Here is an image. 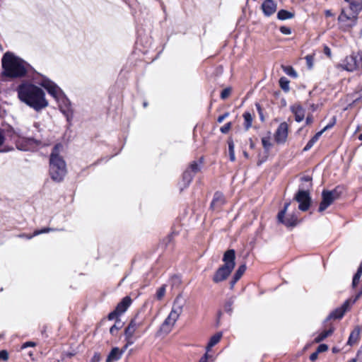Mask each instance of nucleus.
I'll use <instances>...</instances> for the list:
<instances>
[{"label":"nucleus","instance_id":"4468645a","mask_svg":"<svg viewBox=\"0 0 362 362\" xmlns=\"http://www.w3.org/2000/svg\"><path fill=\"white\" fill-rule=\"evenodd\" d=\"M343 69L348 71H354L360 66V62L354 55L346 57L339 65Z\"/></svg>","mask_w":362,"mask_h":362},{"label":"nucleus","instance_id":"4c0bfd02","mask_svg":"<svg viewBox=\"0 0 362 362\" xmlns=\"http://www.w3.org/2000/svg\"><path fill=\"white\" fill-rule=\"evenodd\" d=\"M122 327V322L118 324V322H115V325H112L110 329V332L112 335L116 334L117 332Z\"/></svg>","mask_w":362,"mask_h":362},{"label":"nucleus","instance_id":"9d476101","mask_svg":"<svg viewBox=\"0 0 362 362\" xmlns=\"http://www.w3.org/2000/svg\"><path fill=\"white\" fill-rule=\"evenodd\" d=\"M290 202H286L284 204V209L281 210L277 215L278 221L286 227H294L298 223V217L295 214H289L285 218V214L290 206Z\"/></svg>","mask_w":362,"mask_h":362},{"label":"nucleus","instance_id":"e2e57ef3","mask_svg":"<svg viewBox=\"0 0 362 362\" xmlns=\"http://www.w3.org/2000/svg\"><path fill=\"white\" fill-rule=\"evenodd\" d=\"M212 356L209 355L208 354V351H206V353L202 356V358H205V359H207L209 361V358H211Z\"/></svg>","mask_w":362,"mask_h":362},{"label":"nucleus","instance_id":"a878e982","mask_svg":"<svg viewBox=\"0 0 362 362\" xmlns=\"http://www.w3.org/2000/svg\"><path fill=\"white\" fill-rule=\"evenodd\" d=\"M323 131H320L319 132L316 133L307 143L305 146L303 148V151H309L314 144L317 142V141L319 139L320 136L322 134Z\"/></svg>","mask_w":362,"mask_h":362},{"label":"nucleus","instance_id":"f8f14e48","mask_svg":"<svg viewBox=\"0 0 362 362\" xmlns=\"http://www.w3.org/2000/svg\"><path fill=\"white\" fill-rule=\"evenodd\" d=\"M42 144L41 139L35 137H19L17 147L23 151L28 150V146H39Z\"/></svg>","mask_w":362,"mask_h":362},{"label":"nucleus","instance_id":"c9c22d12","mask_svg":"<svg viewBox=\"0 0 362 362\" xmlns=\"http://www.w3.org/2000/svg\"><path fill=\"white\" fill-rule=\"evenodd\" d=\"M120 315H121L115 309L108 314L107 318L109 320H116V322H118V324H120V319L119 318Z\"/></svg>","mask_w":362,"mask_h":362},{"label":"nucleus","instance_id":"a18cd8bd","mask_svg":"<svg viewBox=\"0 0 362 362\" xmlns=\"http://www.w3.org/2000/svg\"><path fill=\"white\" fill-rule=\"evenodd\" d=\"M8 358L7 351L2 350L0 351V361H6Z\"/></svg>","mask_w":362,"mask_h":362},{"label":"nucleus","instance_id":"de8ad7c7","mask_svg":"<svg viewBox=\"0 0 362 362\" xmlns=\"http://www.w3.org/2000/svg\"><path fill=\"white\" fill-rule=\"evenodd\" d=\"M327 349H328V346L327 344H321L318 346L316 351L317 353H321V352L326 351Z\"/></svg>","mask_w":362,"mask_h":362},{"label":"nucleus","instance_id":"603ef678","mask_svg":"<svg viewBox=\"0 0 362 362\" xmlns=\"http://www.w3.org/2000/svg\"><path fill=\"white\" fill-rule=\"evenodd\" d=\"M100 361V356L99 354L95 353L92 358V362H99Z\"/></svg>","mask_w":362,"mask_h":362},{"label":"nucleus","instance_id":"f03ea898","mask_svg":"<svg viewBox=\"0 0 362 362\" xmlns=\"http://www.w3.org/2000/svg\"><path fill=\"white\" fill-rule=\"evenodd\" d=\"M2 75L11 78H23L31 73H37L25 60L7 52L1 59Z\"/></svg>","mask_w":362,"mask_h":362},{"label":"nucleus","instance_id":"c756f323","mask_svg":"<svg viewBox=\"0 0 362 362\" xmlns=\"http://www.w3.org/2000/svg\"><path fill=\"white\" fill-rule=\"evenodd\" d=\"M228 152L230 161L233 162L235 160V145L232 139H229L228 141Z\"/></svg>","mask_w":362,"mask_h":362},{"label":"nucleus","instance_id":"8fccbe9b","mask_svg":"<svg viewBox=\"0 0 362 362\" xmlns=\"http://www.w3.org/2000/svg\"><path fill=\"white\" fill-rule=\"evenodd\" d=\"M228 115H229V113H228V112H226V113H224L223 115H220V116L218 117V119H217V122H218V123H221V122H223V120H224L226 117H228Z\"/></svg>","mask_w":362,"mask_h":362},{"label":"nucleus","instance_id":"49530a36","mask_svg":"<svg viewBox=\"0 0 362 362\" xmlns=\"http://www.w3.org/2000/svg\"><path fill=\"white\" fill-rule=\"evenodd\" d=\"M280 31L284 35H290L291 33V28L286 26H281L280 28Z\"/></svg>","mask_w":362,"mask_h":362},{"label":"nucleus","instance_id":"5701e85b","mask_svg":"<svg viewBox=\"0 0 362 362\" xmlns=\"http://www.w3.org/2000/svg\"><path fill=\"white\" fill-rule=\"evenodd\" d=\"M122 357V352L118 347H114L108 354L106 362H115L119 360Z\"/></svg>","mask_w":362,"mask_h":362},{"label":"nucleus","instance_id":"f257e3e1","mask_svg":"<svg viewBox=\"0 0 362 362\" xmlns=\"http://www.w3.org/2000/svg\"><path fill=\"white\" fill-rule=\"evenodd\" d=\"M19 100L37 112L48 106L44 90L29 82H22L16 89Z\"/></svg>","mask_w":362,"mask_h":362},{"label":"nucleus","instance_id":"20e7f679","mask_svg":"<svg viewBox=\"0 0 362 362\" xmlns=\"http://www.w3.org/2000/svg\"><path fill=\"white\" fill-rule=\"evenodd\" d=\"M344 1L348 3L351 13L348 14L344 8H342L338 16V21L344 27L350 28L356 25L358 16L362 11V0H344Z\"/></svg>","mask_w":362,"mask_h":362},{"label":"nucleus","instance_id":"a19ab883","mask_svg":"<svg viewBox=\"0 0 362 362\" xmlns=\"http://www.w3.org/2000/svg\"><path fill=\"white\" fill-rule=\"evenodd\" d=\"M230 93H231V89L230 88H226L223 89L221 93V99H223V100L226 99L229 96Z\"/></svg>","mask_w":362,"mask_h":362},{"label":"nucleus","instance_id":"b1692460","mask_svg":"<svg viewBox=\"0 0 362 362\" xmlns=\"http://www.w3.org/2000/svg\"><path fill=\"white\" fill-rule=\"evenodd\" d=\"M135 332H136V330H134L129 325L124 329V334L125 341H128L129 344H133L134 343L135 339L134 338V335Z\"/></svg>","mask_w":362,"mask_h":362},{"label":"nucleus","instance_id":"f3484780","mask_svg":"<svg viewBox=\"0 0 362 362\" xmlns=\"http://www.w3.org/2000/svg\"><path fill=\"white\" fill-rule=\"evenodd\" d=\"M277 8V4L274 0H265L262 4V10L265 16H271Z\"/></svg>","mask_w":362,"mask_h":362},{"label":"nucleus","instance_id":"ea45409f","mask_svg":"<svg viewBox=\"0 0 362 362\" xmlns=\"http://www.w3.org/2000/svg\"><path fill=\"white\" fill-rule=\"evenodd\" d=\"M362 296V288L361 289V291H358V293L354 296V297H352V298H350L349 299H347L346 300H350V305H353L354 304L357 300H358L361 296Z\"/></svg>","mask_w":362,"mask_h":362},{"label":"nucleus","instance_id":"69168bd1","mask_svg":"<svg viewBox=\"0 0 362 362\" xmlns=\"http://www.w3.org/2000/svg\"><path fill=\"white\" fill-rule=\"evenodd\" d=\"M356 273L362 275V262L361 263L360 266L358 267Z\"/></svg>","mask_w":362,"mask_h":362},{"label":"nucleus","instance_id":"338daca9","mask_svg":"<svg viewBox=\"0 0 362 362\" xmlns=\"http://www.w3.org/2000/svg\"><path fill=\"white\" fill-rule=\"evenodd\" d=\"M357 361H359V360L358 359V357L356 356V358H352V359L349 360L348 362H356Z\"/></svg>","mask_w":362,"mask_h":362},{"label":"nucleus","instance_id":"9b49d317","mask_svg":"<svg viewBox=\"0 0 362 362\" xmlns=\"http://www.w3.org/2000/svg\"><path fill=\"white\" fill-rule=\"evenodd\" d=\"M185 304V300L182 298L181 294H179L175 299L173 305L172 310L168 315V317L176 323L180 315L183 311V308Z\"/></svg>","mask_w":362,"mask_h":362},{"label":"nucleus","instance_id":"cd10ccee","mask_svg":"<svg viewBox=\"0 0 362 362\" xmlns=\"http://www.w3.org/2000/svg\"><path fill=\"white\" fill-rule=\"evenodd\" d=\"M243 118H244V127L246 130H248L252 123V115L250 112H245L243 114Z\"/></svg>","mask_w":362,"mask_h":362},{"label":"nucleus","instance_id":"09e8293b","mask_svg":"<svg viewBox=\"0 0 362 362\" xmlns=\"http://www.w3.org/2000/svg\"><path fill=\"white\" fill-rule=\"evenodd\" d=\"M255 106H256L257 110L258 112V114L259 115L260 119L262 121H264V115H263L262 109L259 103H256Z\"/></svg>","mask_w":362,"mask_h":362},{"label":"nucleus","instance_id":"680f3d73","mask_svg":"<svg viewBox=\"0 0 362 362\" xmlns=\"http://www.w3.org/2000/svg\"><path fill=\"white\" fill-rule=\"evenodd\" d=\"M325 16L327 17H331L333 16V14L330 10H327V11H325Z\"/></svg>","mask_w":362,"mask_h":362},{"label":"nucleus","instance_id":"a211bd4d","mask_svg":"<svg viewBox=\"0 0 362 362\" xmlns=\"http://www.w3.org/2000/svg\"><path fill=\"white\" fill-rule=\"evenodd\" d=\"M225 204L223 194L220 192H215L211 203V208L213 210H218Z\"/></svg>","mask_w":362,"mask_h":362},{"label":"nucleus","instance_id":"bf43d9fd","mask_svg":"<svg viewBox=\"0 0 362 362\" xmlns=\"http://www.w3.org/2000/svg\"><path fill=\"white\" fill-rule=\"evenodd\" d=\"M239 279H235V277L233 276V279L232 280L230 281V288H233V286H235V284H236V282L238 281Z\"/></svg>","mask_w":362,"mask_h":362},{"label":"nucleus","instance_id":"7ed1b4c3","mask_svg":"<svg viewBox=\"0 0 362 362\" xmlns=\"http://www.w3.org/2000/svg\"><path fill=\"white\" fill-rule=\"evenodd\" d=\"M62 144H56L51 153L49 158V174L55 182H61L66 174V163L59 154Z\"/></svg>","mask_w":362,"mask_h":362},{"label":"nucleus","instance_id":"393cba45","mask_svg":"<svg viewBox=\"0 0 362 362\" xmlns=\"http://www.w3.org/2000/svg\"><path fill=\"white\" fill-rule=\"evenodd\" d=\"M221 337H222L221 332H218V333L215 334L214 335H213L210 338L209 341L206 346V351H209L213 346H214L216 344H217L220 341Z\"/></svg>","mask_w":362,"mask_h":362},{"label":"nucleus","instance_id":"e433bc0d","mask_svg":"<svg viewBox=\"0 0 362 362\" xmlns=\"http://www.w3.org/2000/svg\"><path fill=\"white\" fill-rule=\"evenodd\" d=\"M165 290H166V285H163L161 286L156 291V298L158 300H161L163 296H165Z\"/></svg>","mask_w":362,"mask_h":362},{"label":"nucleus","instance_id":"c85d7f7f","mask_svg":"<svg viewBox=\"0 0 362 362\" xmlns=\"http://www.w3.org/2000/svg\"><path fill=\"white\" fill-rule=\"evenodd\" d=\"M142 324L143 321L138 320V315H136L135 317L130 320L128 325L136 331L142 325Z\"/></svg>","mask_w":362,"mask_h":362},{"label":"nucleus","instance_id":"2f4dec72","mask_svg":"<svg viewBox=\"0 0 362 362\" xmlns=\"http://www.w3.org/2000/svg\"><path fill=\"white\" fill-rule=\"evenodd\" d=\"M282 69L284 70V71L288 76L293 77V78H296L298 76V74L296 73V71H295V69L291 66H282Z\"/></svg>","mask_w":362,"mask_h":362},{"label":"nucleus","instance_id":"dca6fc26","mask_svg":"<svg viewBox=\"0 0 362 362\" xmlns=\"http://www.w3.org/2000/svg\"><path fill=\"white\" fill-rule=\"evenodd\" d=\"M350 300H346L341 306L336 308L329 315V319H341L344 315L345 313L349 309Z\"/></svg>","mask_w":362,"mask_h":362},{"label":"nucleus","instance_id":"0eeeda50","mask_svg":"<svg viewBox=\"0 0 362 362\" xmlns=\"http://www.w3.org/2000/svg\"><path fill=\"white\" fill-rule=\"evenodd\" d=\"M202 159L203 158H201L199 163L197 161L192 162L189 168L184 171L182 180L180 182V190L188 187L195 174L201 170Z\"/></svg>","mask_w":362,"mask_h":362},{"label":"nucleus","instance_id":"37998d69","mask_svg":"<svg viewBox=\"0 0 362 362\" xmlns=\"http://www.w3.org/2000/svg\"><path fill=\"white\" fill-rule=\"evenodd\" d=\"M361 277V274H360L356 273L354 274V276L353 277V281H352L353 288H355L356 286V285L358 284V283L360 281Z\"/></svg>","mask_w":362,"mask_h":362},{"label":"nucleus","instance_id":"5fc2aeb1","mask_svg":"<svg viewBox=\"0 0 362 362\" xmlns=\"http://www.w3.org/2000/svg\"><path fill=\"white\" fill-rule=\"evenodd\" d=\"M305 59L307 60V62H308L309 68H311L312 67V62H312V57L310 56V55H308V56H306Z\"/></svg>","mask_w":362,"mask_h":362},{"label":"nucleus","instance_id":"4d7b16f0","mask_svg":"<svg viewBox=\"0 0 362 362\" xmlns=\"http://www.w3.org/2000/svg\"><path fill=\"white\" fill-rule=\"evenodd\" d=\"M357 357L359 362H362V347L357 352Z\"/></svg>","mask_w":362,"mask_h":362},{"label":"nucleus","instance_id":"79ce46f5","mask_svg":"<svg viewBox=\"0 0 362 362\" xmlns=\"http://www.w3.org/2000/svg\"><path fill=\"white\" fill-rule=\"evenodd\" d=\"M53 230H54V229L51 228H44L42 230H35L34 232V233H33V236H36V235H38L40 234L45 233H48L49 231H53Z\"/></svg>","mask_w":362,"mask_h":362},{"label":"nucleus","instance_id":"4be33fe9","mask_svg":"<svg viewBox=\"0 0 362 362\" xmlns=\"http://www.w3.org/2000/svg\"><path fill=\"white\" fill-rule=\"evenodd\" d=\"M291 110L295 115V120L296 122H300L303 120L305 117V110L300 105H294L291 106Z\"/></svg>","mask_w":362,"mask_h":362},{"label":"nucleus","instance_id":"412c9836","mask_svg":"<svg viewBox=\"0 0 362 362\" xmlns=\"http://www.w3.org/2000/svg\"><path fill=\"white\" fill-rule=\"evenodd\" d=\"M361 331L362 327L360 325H356L349 335L347 344L352 346L357 343V341L360 339V334Z\"/></svg>","mask_w":362,"mask_h":362},{"label":"nucleus","instance_id":"13d9d810","mask_svg":"<svg viewBox=\"0 0 362 362\" xmlns=\"http://www.w3.org/2000/svg\"><path fill=\"white\" fill-rule=\"evenodd\" d=\"M301 180H302V181H305V182H311V180H312V179H311V177H309V176H305V177H303L301 178ZM310 187H311V183H310Z\"/></svg>","mask_w":362,"mask_h":362},{"label":"nucleus","instance_id":"aec40b11","mask_svg":"<svg viewBox=\"0 0 362 362\" xmlns=\"http://www.w3.org/2000/svg\"><path fill=\"white\" fill-rule=\"evenodd\" d=\"M175 322L170 319V317H167L164 322L160 327V329L158 332V334H168L173 329Z\"/></svg>","mask_w":362,"mask_h":362},{"label":"nucleus","instance_id":"c03bdc74","mask_svg":"<svg viewBox=\"0 0 362 362\" xmlns=\"http://www.w3.org/2000/svg\"><path fill=\"white\" fill-rule=\"evenodd\" d=\"M231 128V122H228L221 127L220 131L223 134H226Z\"/></svg>","mask_w":362,"mask_h":362},{"label":"nucleus","instance_id":"bb28decb","mask_svg":"<svg viewBox=\"0 0 362 362\" xmlns=\"http://www.w3.org/2000/svg\"><path fill=\"white\" fill-rule=\"evenodd\" d=\"M293 16L294 13L284 9L279 11V12L277 13V18L280 21L291 19L293 18Z\"/></svg>","mask_w":362,"mask_h":362},{"label":"nucleus","instance_id":"864d4df0","mask_svg":"<svg viewBox=\"0 0 362 362\" xmlns=\"http://www.w3.org/2000/svg\"><path fill=\"white\" fill-rule=\"evenodd\" d=\"M318 354H319V353H317V351L313 352V353L310 356V361H315V360L317 358V357H318Z\"/></svg>","mask_w":362,"mask_h":362},{"label":"nucleus","instance_id":"f704fd0d","mask_svg":"<svg viewBox=\"0 0 362 362\" xmlns=\"http://www.w3.org/2000/svg\"><path fill=\"white\" fill-rule=\"evenodd\" d=\"M233 303H234V300L233 298H230L226 302V303L224 305L225 311L230 315H231V313L233 312Z\"/></svg>","mask_w":362,"mask_h":362},{"label":"nucleus","instance_id":"423d86ee","mask_svg":"<svg viewBox=\"0 0 362 362\" xmlns=\"http://www.w3.org/2000/svg\"><path fill=\"white\" fill-rule=\"evenodd\" d=\"M32 77L37 83L46 89L48 93L57 100H59L64 95L62 89L47 77L39 73H36V76Z\"/></svg>","mask_w":362,"mask_h":362},{"label":"nucleus","instance_id":"6ab92c4d","mask_svg":"<svg viewBox=\"0 0 362 362\" xmlns=\"http://www.w3.org/2000/svg\"><path fill=\"white\" fill-rule=\"evenodd\" d=\"M132 300L129 296L124 297L122 300L117 305L115 310L120 315L124 313L131 305Z\"/></svg>","mask_w":362,"mask_h":362},{"label":"nucleus","instance_id":"39448f33","mask_svg":"<svg viewBox=\"0 0 362 362\" xmlns=\"http://www.w3.org/2000/svg\"><path fill=\"white\" fill-rule=\"evenodd\" d=\"M235 252L233 249L228 250L223 255V265L220 267L213 276V281L218 283L226 280L235 266Z\"/></svg>","mask_w":362,"mask_h":362},{"label":"nucleus","instance_id":"774afa93","mask_svg":"<svg viewBox=\"0 0 362 362\" xmlns=\"http://www.w3.org/2000/svg\"><path fill=\"white\" fill-rule=\"evenodd\" d=\"M360 66H362V52L360 54Z\"/></svg>","mask_w":362,"mask_h":362},{"label":"nucleus","instance_id":"0e129e2a","mask_svg":"<svg viewBox=\"0 0 362 362\" xmlns=\"http://www.w3.org/2000/svg\"><path fill=\"white\" fill-rule=\"evenodd\" d=\"M333 126V124H327V126H325L321 131H323V132L325 131H326L327 129L331 128Z\"/></svg>","mask_w":362,"mask_h":362},{"label":"nucleus","instance_id":"ddd939ff","mask_svg":"<svg viewBox=\"0 0 362 362\" xmlns=\"http://www.w3.org/2000/svg\"><path fill=\"white\" fill-rule=\"evenodd\" d=\"M57 100L59 103V105L61 112L66 117V119L70 121L73 118V110L71 108V102L64 95Z\"/></svg>","mask_w":362,"mask_h":362},{"label":"nucleus","instance_id":"58836bf2","mask_svg":"<svg viewBox=\"0 0 362 362\" xmlns=\"http://www.w3.org/2000/svg\"><path fill=\"white\" fill-rule=\"evenodd\" d=\"M262 146H263L264 148L266 150H269L272 146V144L270 142L269 137L262 138Z\"/></svg>","mask_w":362,"mask_h":362},{"label":"nucleus","instance_id":"6e6d98bb","mask_svg":"<svg viewBox=\"0 0 362 362\" xmlns=\"http://www.w3.org/2000/svg\"><path fill=\"white\" fill-rule=\"evenodd\" d=\"M132 344H128V341H126V344L122 347V349H120V352H122V355L124 353V351L127 350V349L131 346Z\"/></svg>","mask_w":362,"mask_h":362},{"label":"nucleus","instance_id":"3c124183","mask_svg":"<svg viewBox=\"0 0 362 362\" xmlns=\"http://www.w3.org/2000/svg\"><path fill=\"white\" fill-rule=\"evenodd\" d=\"M35 346V342H33V341H27L25 343H24L23 345H22V349H25L27 347H29V346Z\"/></svg>","mask_w":362,"mask_h":362},{"label":"nucleus","instance_id":"7c9ffc66","mask_svg":"<svg viewBox=\"0 0 362 362\" xmlns=\"http://www.w3.org/2000/svg\"><path fill=\"white\" fill-rule=\"evenodd\" d=\"M333 331H334L333 329H329L328 330H325V331L322 332L315 339V341L317 343H319V342L323 341L328 336L331 335L332 334Z\"/></svg>","mask_w":362,"mask_h":362},{"label":"nucleus","instance_id":"1a4fd4ad","mask_svg":"<svg viewBox=\"0 0 362 362\" xmlns=\"http://www.w3.org/2000/svg\"><path fill=\"white\" fill-rule=\"evenodd\" d=\"M339 197V193L337 189L333 190H323L322 192V201L318 209L319 212L327 209L336 199Z\"/></svg>","mask_w":362,"mask_h":362},{"label":"nucleus","instance_id":"052dcab7","mask_svg":"<svg viewBox=\"0 0 362 362\" xmlns=\"http://www.w3.org/2000/svg\"><path fill=\"white\" fill-rule=\"evenodd\" d=\"M325 53L328 56L331 55V50L328 47H325Z\"/></svg>","mask_w":362,"mask_h":362},{"label":"nucleus","instance_id":"72a5a7b5","mask_svg":"<svg viewBox=\"0 0 362 362\" xmlns=\"http://www.w3.org/2000/svg\"><path fill=\"white\" fill-rule=\"evenodd\" d=\"M245 270H246V265L245 264L240 265L236 270L233 276L235 277V279H240L241 278V276H243V274L245 273Z\"/></svg>","mask_w":362,"mask_h":362},{"label":"nucleus","instance_id":"6e6552de","mask_svg":"<svg viewBox=\"0 0 362 362\" xmlns=\"http://www.w3.org/2000/svg\"><path fill=\"white\" fill-rule=\"evenodd\" d=\"M294 200L299 204L298 209L300 211H308L311 204L309 188L305 187L300 188L294 197Z\"/></svg>","mask_w":362,"mask_h":362},{"label":"nucleus","instance_id":"473e14b6","mask_svg":"<svg viewBox=\"0 0 362 362\" xmlns=\"http://www.w3.org/2000/svg\"><path fill=\"white\" fill-rule=\"evenodd\" d=\"M279 85L281 89L285 92L289 90V81L286 77H281L279 79Z\"/></svg>","mask_w":362,"mask_h":362},{"label":"nucleus","instance_id":"2eb2a0df","mask_svg":"<svg viewBox=\"0 0 362 362\" xmlns=\"http://www.w3.org/2000/svg\"><path fill=\"white\" fill-rule=\"evenodd\" d=\"M288 126L286 122H281L274 134L275 141L277 144H284L288 136Z\"/></svg>","mask_w":362,"mask_h":362}]
</instances>
